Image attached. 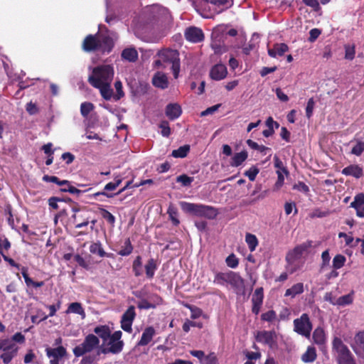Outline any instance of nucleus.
<instances>
[{"label":"nucleus","instance_id":"36","mask_svg":"<svg viewBox=\"0 0 364 364\" xmlns=\"http://www.w3.org/2000/svg\"><path fill=\"white\" fill-rule=\"evenodd\" d=\"M245 241L248 245L249 250L251 252L255 251L258 245L257 237L251 233H247L245 235Z\"/></svg>","mask_w":364,"mask_h":364},{"label":"nucleus","instance_id":"3","mask_svg":"<svg viewBox=\"0 0 364 364\" xmlns=\"http://www.w3.org/2000/svg\"><path fill=\"white\" fill-rule=\"evenodd\" d=\"M180 205L183 212L197 217L213 219L218 214L217 210L213 207L209 205L191 203L185 201H181Z\"/></svg>","mask_w":364,"mask_h":364},{"label":"nucleus","instance_id":"26","mask_svg":"<svg viewBox=\"0 0 364 364\" xmlns=\"http://www.w3.org/2000/svg\"><path fill=\"white\" fill-rule=\"evenodd\" d=\"M313 339L317 345H322L326 342V334L323 328L318 326L314 330Z\"/></svg>","mask_w":364,"mask_h":364},{"label":"nucleus","instance_id":"15","mask_svg":"<svg viewBox=\"0 0 364 364\" xmlns=\"http://www.w3.org/2000/svg\"><path fill=\"white\" fill-rule=\"evenodd\" d=\"M264 299V294H263V288L259 287L255 289L252 297V311L255 314H258L261 306L263 302Z\"/></svg>","mask_w":364,"mask_h":364},{"label":"nucleus","instance_id":"59","mask_svg":"<svg viewBox=\"0 0 364 364\" xmlns=\"http://www.w3.org/2000/svg\"><path fill=\"white\" fill-rule=\"evenodd\" d=\"M246 358L249 360H258L261 358V353H259V352H252V351H245L244 352Z\"/></svg>","mask_w":364,"mask_h":364},{"label":"nucleus","instance_id":"64","mask_svg":"<svg viewBox=\"0 0 364 364\" xmlns=\"http://www.w3.org/2000/svg\"><path fill=\"white\" fill-rule=\"evenodd\" d=\"M10 339L12 340L14 343H23L26 340L24 335L20 332L16 333Z\"/></svg>","mask_w":364,"mask_h":364},{"label":"nucleus","instance_id":"43","mask_svg":"<svg viewBox=\"0 0 364 364\" xmlns=\"http://www.w3.org/2000/svg\"><path fill=\"white\" fill-rule=\"evenodd\" d=\"M193 177H190L186 174H182L176 178V182L181 183L183 186H189L193 181Z\"/></svg>","mask_w":364,"mask_h":364},{"label":"nucleus","instance_id":"40","mask_svg":"<svg viewBox=\"0 0 364 364\" xmlns=\"http://www.w3.org/2000/svg\"><path fill=\"white\" fill-rule=\"evenodd\" d=\"M93 109L94 105L92 103L85 102L80 105V113L83 117H86Z\"/></svg>","mask_w":364,"mask_h":364},{"label":"nucleus","instance_id":"57","mask_svg":"<svg viewBox=\"0 0 364 364\" xmlns=\"http://www.w3.org/2000/svg\"><path fill=\"white\" fill-rule=\"evenodd\" d=\"M26 109L28 112L29 114L33 115L38 112V108L35 103L30 102L27 103L26 106Z\"/></svg>","mask_w":364,"mask_h":364},{"label":"nucleus","instance_id":"6","mask_svg":"<svg viewBox=\"0 0 364 364\" xmlns=\"http://www.w3.org/2000/svg\"><path fill=\"white\" fill-rule=\"evenodd\" d=\"M157 55L164 63L171 64L173 76L175 78H177L180 72L178 52L176 50L166 48L159 51Z\"/></svg>","mask_w":364,"mask_h":364},{"label":"nucleus","instance_id":"14","mask_svg":"<svg viewBox=\"0 0 364 364\" xmlns=\"http://www.w3.org/2000/svg\"><path fill=\"white\" fill-rule=\"evenodd\" d=\"M72 210L74 213L72 218L73 220V223H75L76 228H81L89 224V219L86 216L85 211H81L77 208H73Z\"/></svg>","mask_w":364,"mask_h":364},{"label":"nucleus","instance_id":"46","mask_svg":"<svg viewBox=\"0 0 364 364\" xmlns=\"http://www.w3.org/2000/svg\"><path fill=\"white\" fill-rule=\"evenodd\" d=\"M200 364H218V358L214 353L205 355Z\"/></svg>","mask_w":364,"mask_h":364},{"label":"nucleus","instance_id":"17","mask_svg":"<svg viewBox=\"0 0 364 364\" xmlns=\"http://www.w3.org/2000/svg\"><path fill=\"white\" fill-rule=\"evenodd\" d=\"M341 173L345 176H351L356 178H360L363 176V168L357 164L350 165L344 168Z\"/></svg>","mask_w":364,"mask_h":364},{"label":"nucleus","instance_id":"8","mask_svg":"<svg viewBox=\"0 0 364 364\" xmlns=\"http://www.w3.org/2000/svg\"><path fill=\"white\" fill-rule=\"evenodd\" d=\"M99 338L93 334H89L81 344L74 348L73 353L76 357L82 356L86 353L92 352L99 346Z\"/></svg>","mask_w":364,"mask_h":364},{"label":"nucleus","instance_id":"35","mask_svg":"<svg viewBox=\"0 0 364 364\" xmlns=\"http://www.w3.org/2000/svg\"><path fill=\"white\" fill-rule=\"evenodd\" d=\"M122 58L129 62H134L138 58V53L134 48H125L122 53Z\"/></svg>","mask_w":364,"mask_h":364},{"label":"nucleus","instance_id":"47","mask_svg":"<svg viewBox=\"0 0 364 364\" xmlns=\"http://www.w3.org/2000/svg\"><path fill=\"white\" fill-rule=\"evenodd\" d=\"M364 205V193H359L354 198L353 201L350 203V207H358Z\"/></svg>","mask_w":364,"mask_h":364},{"label":"nucleus","instance_id":"48","mask_svg":"<svg viewBox=\"0 0 364 364\" xmlns=\"http://www.w3.org/2000/svg\"><path fill=\"white\" fill-rule=\"evenodd\" d=\"M101 215L109 224L114 225L115 223V217L105 209H101Z\"/></svg>","mask_w":364,"mask_h":364},{"label":"nucleus","instance_id":"10","mask_svg":"<svg viewBox=\"0 0 364 364\" xmlns=\"http://www.w3.org/2000/svg\"><path fill=\"white\" fill-rule=\"evenodd\" d=\"M256 340L259 343L267 345L271 348L277 346V335L274 331H259L256 336Z\"/></svg>","mask_w":364,"mask_h":364},{"label":"nucleus","instance_id":"21","mask_svg":"<svg viewBox=\"0 0 364 364\" xmlns=\"http://www.w3.org/2000/svg\"><path fill=\"white\" fill-rule=\"evenodd\" d=\"M155 335V330L153 327H147L142 333L141 338L138 342V346H144L147 345Z\"/></svg>","mask_w":364,"mask_h":364},{"label":"nucleus","instance_id":"45","mask_svg":"<svg viewBox=\"0 0 364 364\" xmlns=\"http://www.w3.org/2000/svg\"><path fill=\"white\" fill-rule=\"evenodd\" d=\"M17 351H6L1 354L0 358L2 359L5 364L9 363L12 359L16 356Z\"/></svg>","mask_w":364,"mask_h":364},{"label":"nucleus","instance_id":"52","mask_svg":"<svg viewBox=\"0 0 364 364\" xmlns=\"http://www.w3.org/2000/svg\"><path fill=\"white\" fill-rule=\"evenodd\" d=\"M132 246L130 243V241L128 240L125 242L124 247L119 250V255L122 256H127L132 253Z\"/></svg>","mask_w":364,"mask_h":364},{"label":"nucleus","instance_id":"13","mask_svg":"<svg viewBox=\"0 0 364 364\" xmlns=\"http://www.w3.org/2000/svg\"><path fill=\"white\" fill-rule=\"evenodd\" d=\"M351 347L358 355L364 357V331L355 335Z\"/></svg>","mask_w":364,"mask_h":364},{"label":"nucleus","instance_id":"5","mask_svg":"<svg viewBox=\"0 0 364 364\" xmlns=\"http://www.w3.org/2000/svg\"><path fill=\"white\" fill-rule=\"evenodd\" d=\"M332 348L337 353L339 364H355L352 353L341 338L338 337L333 338Z\"/></svg>","mask_w":364,"mask_h":364},{"label":"nucleus","instance_id":"63","mask_svg":"<svg viewBox=\"0 0 364 364\" xmlns=\"http://www.w3.org/2000/svg\"><path fill=\"white\" fill-rule=\"evenodd\" d=\"M114 87L117 90V96L115 97V99L117 100H119L121 97L124 96V92L122 91V84L120 81H117L114 83Z\"/></svg>","mask_w":364,"mask_h":364},{"label":"nucleus","instance_id":"42","mask_svg":"<svg viewBox=\"0 0 364 364\" xmlns=\"http://www.w3.org/2000/svg\"><path fill=\"white\" fill-rule=\"evenodd\" d=\"M346 257L342 255H337L333 259V267L334 269H338L341 268L346 262Z\"/></svg>","mask_w":364,"mask_h":364},{"label":"nucleus","instance_id":"34","mask_svg":"<svg viewBox=\"0 0 364 364\" xmlns=\"http://www.w3.org/2000/svg\"><path fill=\"white\" fill-rule=\"evenodd\" d=\"M304 291L303 283H297L293 285L291 288L286 290L285 296L294 297L297 294H300Z\"/></svg>","mask_w":364,"mask_h":364},{"label":"nucleus","instance_id":"41","mask_svg":"<svg viewBox=\"0 0 364 364\" xmlns=\"http://www.w3.org/2000/svg\"><path fill=\"white\" fill-rule=\"evenodd\" d=\"M228 278H229V272L228 273H217L215 276L213 282L215 284L224 285L225 283H228Z\"/></svg>","mask_w":364,"mask_h":364},{"label":"nucleus","instance_id":"32","mask_svg":"<svg viewBox=\"0 0 364 364\" xmlns=\"http://www.w3.org/2000/svg\"><path fill=\"white\" fill-rule=\"evenodd\" d=\"M247 158V153L245 151L236 153L232 158L230 165L234 167H237L241 165Z\"/></svg>","mask_w":364,"mask_h":364},{"label":"nucleus","instance_id":"18","mask_svg":"<svg viewBox=\"0 0 364 364\" xmlns=\"http://www.w3.org/2000/svg\"><path fill=\"white\" fill-rule=\"evenodd\" d=\"M288 50L289 48L285 43H276L272 48L268 49V54L272 58H277L282 56Z\"/></svg>","mask_w":364,"mask_h":364},{"label":"nucleus","instance_id":"60","mask_svg":"<svg viewBox=\"0 0 364 364\" xmlns=\"http://www.w3.org/2000/svg\"><path fill=\"white\" fill-rule=\"evenodd\" d=\"M121 182H122V179L121 178H115V182L108 183L105 186V190H106V191H113V190L116 189V188L121 183Z\"/></svg>","mask_w":364,"mask_h":364},{"label":"nucleus","instance_id":"44","mask_svg":"<svg viewBox=\"0 0 364 364\" xmlns=\"http://www.w3.org/2000/svg\"><path fill=\"white\" fill-rule=\"evenodd\" d=\"M43 180L46 182H51L58 184L59 186H63L65 184H68V181L63 180L60 181L59 178L54 176H48L46 175L43 177Z\"/></svg>","mask_w":364,"mask_h":364},{"label":"nucleus","instance_id":"2","mask_svg":"<svg viewBox=\"0 0 364 364\" xmlns=\"http://www.w3.org/2000/svg\"><path fill=\"white\" fill-rule=\"evenodd\" d=\"M311 247L312 242L306 241L296 246L292 250L287 253L286 256L287 262V270L290 274H293L302 267L304 263L303 256L308 253L309 248Z\"/></svg>","mask_w":364,"mask_h":364},{"label":"nucleus","instance_id":"56","mask_svg":"<svg viewBox=\"0 0 364 364\" xmlns=\"http://www.w3.org/2000/svg\"><path fill=\"white\" fill-rule=\"evenodd\" d=\"M314 105H315V103H314V99L310 98L308 100L306 107V115L307 118H309V119L312 116L313 110L314 108Z\"/></svg>","mask_w":364,"mask_h":364},{"label":"nucleus","instance_id":"58","mask_svg":"<svg viewBox=\"0 0 364 364\" xmlns=\"http://www.w3.org/2000/svg\"><path fill=\"white\" fill-rule=\"evenodd\" d=\"M331 212L328 210H321L320 209H316L311 215V217L313 218H323L329 215Z\"/></svg>","mask_w":364,"mask_h":364},{"label":"nucleus","instance_id":"19","mask_svg":"<svg viewBox=\"0 0 364 364\" xmlns=\"http://www.w3.org/2000/svg\"><path fill=\"white\" fill-rule=\"evenodd\" d=\"M153 85L161 89H166L168 85L167 76L162 73H157L152 78Z\"/></svg>","mask_w":364,"mask_h":364},{"label":"nucleus","instance_id":"38","mask_svg":"<svg viewBox=\"0 0 364 364\" xmlns=\"http://www.w3.org/2000/svg\"><path fill=\"white\" fill-rule=\"evenodd\" d=\"M167 213L168 214L169 218L175 225H178L179 224V220L178 219V210L176 207L171 205H169Z\"/></svg>","mask_w":364,"mask_h":364},{"label":"nucleus","instance_id":"61","mask_svg":"<svg viewBox=\"0 0 364 364\" xmlns=\"http://www.w3.org/2000/svg\"><path fill=\"white\" fill-rule=\"evenodd\" d=\"M262 319L267 321H272L276 318V313L271 310L262 315Z\"/></svg>","mask_w":364,"mask_h":364},{"label":"nucleus","instance_id":"39","mask_svg":"<svg viewBox=\"0 0 364 364\" xmlns=\"http://www.w3.org/2000/svg\"><path fill=\"white\" fill-rule=\"evenodd\" d=\"M141 265V258L140 256H137L133 262V272L136 277H139L142 274Z\"/></svg>","mask_w":364,"mask_h":364},{"label":"nucleus","instance_id":"24","mask_svg":"<svg viewBox=\"0 0 364 364\" xmlns=\"http://www.w3.org/2000/svg\"><path fill=\"white\" fill-rule=\"evenodd\" d=\"M46 354L50 358H55L59 360L65 355L66 350L63 346H59L55 348H47Z\"/></svg>","mask_w":364,"mask_h":364},{"label":"nucleus","instance_id":"25","mask_svg":"<svg viewBox=\"0 0 364 364\" xmlns=\"http://www.w3.org/2000/svg\"><path fill=\"white\" fill-rule=\"evenodd\" d=\"M0 350L6 351H18V347L10 338L0 339Z\"/></svg>","mask_w":364,"mask_h":364},{"label":"nucleus","instance_id":"54","mask_svg":"<svg viewBox=\"0 0 364 364\" xmlns=\"http://www.w3.org/2000/svg\"><path fill=\"white\" fill-rule=\"evenodd\" d=\"M226 263L229 267L235 268L238 265V259L234 254H232L226 258Z\"/></svg>","mask_w":364,"mask_h":364},{"label":"nucleus","instance_id":"31","mask_svg":"<svg viewBox=\"0 0 364 364\" xmlns=\"http://www.w3.org/2000/svg\"><path fill=\"white\" fill-rule=\"evenodd\" d=\"M354 301V292L351 291L350 293L346 294L344 296H340L337 299L336 306H346L353 304Z\"/></svg>","mask_w":364,"mask_h":364},{"label":"nucleus","instance_id":"4","mask_svg":"<svg viewBox=\"0 0 364 364\" xmlns=\"http://www.w3.org/2000/svg\"><path fill=\"white\" fill-rule=\"evenodd\" d=\"M110 40L107 37H100L92 35L87 36L82 43V48L87 52L96 50H101L103 52H109L111 47L109 46Z\"/></svg>","mask_w":364,"mask_h":364},{"label":"nucleus","instance_id":"55","mask_svg":"<svg viewBox=\"0 0 364 364\" xmlns=\"http://www.w3.org/2000/svg\"><path fill=\"white\" fill-rule=\"evenodd\" d=\"M274 166L277 168V170L282 171L286 176H287L289 172L287 169L284 166L282 161L278 158V156H274Z\"/></svg>","mask_w":364,"mask_h":364},{"label":"nucleus","instance_id":"11","mask_svg":"<svg viewBox=\"0 0 364 364\" xmlns=\"http://www.w3.org/2000/svg\"><path fill=\"white\" fill-rule=\"evenodd\" d=\"M135 316L134 307L133 306H129L122 315L121 320V327L124 331L129 333L132 332V326Z\"/></svg>","mask_w":364,"mask_h":364},{"label":"nucleus","instance_id":"29","mask_svg":"<svg viewBox=\"0 0 364 364\" xmlns=\"http://www.w3.org/2000/svg\"><path fill=\"white\" fill-rule=\"evenodd\" d=\"M90 252L92 254L97 255L100 257H109V254L105 252L100 242H93L90 246Z\"/></svg>","mask_w":364,"mask_h":364},{"label":"nucleus","instance_id":"9","mask_svg":"<svg viewBox=\"0 0 364 364\" xmlns=\"http://www.w3.org/2000/svg\"><path fill=\"white\" fill-rule=\"evenodd\" d=\"M294 331L306 338H309L312 330V324L309 320V317L306 314H303L300 318L294 321Z\"/></svg>","mask_w":364,"mask_h":364},{"label":"nucleus","instance_id":"37","mask_svg":"<svg viewBox=\"0 0 364 364\" xmlns=\"http://www.w3.org/2000/svg\"><path fill=\"white\" fill-rule=\"evenodd\" d=\"M190 150V147L188 145H185L179 147L178 149L173 150L172 151L171 155L175 158H183L186 156L188 151Z\"/></svg>","mask_w":364,"mask_h":364},{"label":"nucleus","instance_id":"20","mask_svg":"<svg viewBox=\"0 0 364 364\" xmlns=\"http://www.w3.org/2000/svg\"><path fill=\"white\" fill-rule=\"evenodd\" d=\"M181 114V107L178 104H169L166 107V115L173 120L180 117Z\"/></svg>","mask_w":364,"mask_h":364},{"label":"nucleus","instance_id":"23","mask_svg":"<svg viewBox=\"0 0 364 364\" xmlns=\"http://www.w3.org/2000/svg\"><path fill=\"white\" fill-rule=\"evenodd\" d=\"M228 283L237 289H241L244 287V280L235 272H230Z\"/></svg>","mask_w":364,"mask_h":364},{"label":"nucleus","instance_id":"22","mask_svg":"<svg viewBox=\"0 0 364 364\" xmlns=\"http://www.w3.org/2000/svg\"><path fill=\"white\" fill-rule=\"evenodd\" d=\"M94 332L102 339V346H107V340L109 338L111 335L110 329L107 326H99L95 328Z\"/></svg>","mask_w":364,"mask_h":364},{"label":"nucleus","instance_id":"27","mask_svg":"<svg viewBox=\"0 0 364 364\" xmlns=\"http://www.w3.org/2000/svg\"><path fill=\"white\" fill-rule=\"evenodd\" d=\"M247 145L252 149L257 150L263 155L269 154V156H271V149L267 146H264L263 145H259L255 141L248 139L247 141Z\"/></svg>","mask_w":364,"mask_h":364},{"label":"nucleus","instance_id":"1","mask_svg":"<svg viewBox=\"0 0 364 364\" xmlns=\"http://www.w3.org/2000/svg\"><path fill=\"white\" fill-rule=\"evenodd\" d=\"M114 68L109 65H102L92 69L88 77V82L94 87L100 90L102 97L109 100L113 96L111 83L114 77Z\"/></svg>","mask_w":364,"mask_h":364},{"label":"nucleus","instance_id":"62","mask_svg":"<svg viewBox=\"0 0 364 364\" xmlns=\"http://www.w3.org/2000/svg\"><path fill=\"white\" fill-rule=\"evenodd\" d=\"M138 308L140 309H154L155 308V305L149 303L148 301L145 299H142L140 301H139Z\"/></svg>","mask_w":364,"mask_h":364},{"label":"nucleus","instance_id":"12","mask_svg":"<svg viewBox=\"0 0 364 364\" xmlns=\"http://www.w3.org/2000/svg\"><path fill=\"white\" fill-rule=\"evenodd\" d=\"M185 37L187 41L196 43L204 39V34L200 28L192 26L186 29Z\"/></svg>","mask_w":364,"mask_h":364},{"label":"nucleus","instance_id":"7","mask_svg":"<svg viewBox=\"0 0 364 364\" xmlns=\"http://www.w3.org/2000/svg\"><path fill=\"white\" fill-rule=\"evenodd\" d=\"M122 332L120 331H115L114 333L109 336V338L107 340V346H102L101 349L97 352V354L100 353L107 354V353H113L117 354L119 353L124 346V342L121 341Z\"/></svg>","mask_w":364,"mask_h":364},{"label":"nucleus","instance_id":"51","mask_svg":"<svg viewBox=\"0 0 364 364\" xmlns=\"http://www.w3.org/2000/svg\"><path fill=\"white\" fill-rule=\"evenodd\" d=\"M258 173L259 169L255 166H252L250 169L245 171V175L247 176L251 181H253L255 180Z\"/></svg>","mask_w":364,"mask_h":364},{"label":"nucleus","instance_id":"28","mask_svg":"<svg viewBox=\"0 0 364 364\" xmlns=\"http://www.w3.org/2000/svg\"><path fill=\"white\" fill-rule=\"evenodd\" d=\"M146 275L149 279H152L154 276L155 271L157 269L156 262L154 259H149L144 266Z\"/></svg>","mask_w":364,"mask_h":364},{"label":"nucleus","instance_id":"16","mask_svg":"<svg viewBox=\"0 0 364 364\" xmlns=\"http://www.w3.org/2000/svg\"><path fill=\"white\" fill-rule=\"evenodd\" d=\"M228 74V70L225 65L216 64L210 71V77L214 80H221L224 79Z\"/></svg>","mask_w":364,"mask_h":364},{"label":"nucleus","instance_id":"50","mask_svg":"<svg viewBox=\"0 0 364 364\" xmlns=\"http://www.w3.org/2000/svg\"><path fill=\"white\" fill-rule=\"evenodd\" d=\"M364 151V142L358 141L357 144L352 148L351 154L355 156H360Z\"/></svg>","mask_w":364,"mask_h":364},{"label":"nucleus","instance_id":"53","mask_svg":"<svg viewBox=\"0 0 364 364\" xmlns=\"http://www.w3.org/2000/svg\"><path fill=\"white\" fill-rule=\"evenodd\" d=\"M277 181L275 183L274 188L279 190L284 184V173L280 170L277 171Z\"/></svg>","mask_w":364,"mask_h":364},{"label":"nucleus","instance_id":"30","mask_svg":"<svg viewBox=\"0 0 364 364\" xmlns=\"http://www.w3.org/2000/svg\"><path fill=\"white\" fill-rule=\"evenodd\" d=\"M316 356L315 348L309 346L306 351L302 355L301 360L304 363H312L316 360Z\"/></svg>","mask_w":364,"mask_h":364},{"label":"nucleus","instance_id":"49","mask_svg":"<svg viewBox=\"0 0 364 364\" xmlns=\"http://www.w3.org/2000/svg\"><path fill=\"white\" fill-rule=\"evenodd\" d=\"M159 128L161 129V133L162 136L168 137L171 134V129L168 122H161L159 124Z\"/></svg>","mask_w":364,"mask_h":364},{"label":"nucleus","instance_id":"33","mask_svg":"<svg viewBox=\"0 0 364 364\" xmlns=\"http://www.w3.org/2000/svg\"><path fill=\"white\" fill-rule=\"evenodd\" d=\"M70 313L79 314L83 318L85 317V312L82 309L81 304L78 302H73L69 305L68 309L66 310V314Z\"/></svg>","mask_w":364,"mask_h":364}]
</instances>
